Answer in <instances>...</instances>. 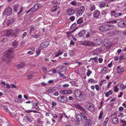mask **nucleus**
Here are the masks:
<instances>
[{
    "label": "nucleus",
    "instance_id": "22",
    "mask_svg": "<svg viewBox=\"0 0 126 126\" xmlns=\"http://www.w3.org/2000/svg\"><path fill=\"white\" fill-rule=\"evenodd\" d=\"M58 9H59V7H57V6H54L51 9V12H53L54 11H57Z\"/></svg>",
    "mask_w": 126,
    "mask_h": 126
},
{
    "label": "nucleus",
    "instance_id": "38",
    "mask_svg": "<svg viewBox=\"0 0 126 126\" xmlns=\"http://www.w3.org/2000/svg\"><path fill=\"white\" fill-rule=\"evenodd\" d=\"M58 73L59 74H60V77L62 78H65L66 77L65 76L63 75V74H61V73L60 72H58Z\"/></svg>",
    "mask_w": 126,
    "mask_h": 126
},
{
    "label": "nucleus",
    "instance_id": "15",
    "mask_svg": "<svg viewBox=\"0 0 126 126\" xmlns=\"http://www.w3.org/2000/svg\"><path fill=\"white\" fill-rule=\"evenodd\" d=\"M84 44L86 46H94V44L91 41H86L84 42Z\"/></svg>",
    "mask_w": 126,
    "mask_h": 126
},
{
    "label": "nucleus",
    "instance_id": "29",
    "mask_svg": "<svg viewBox=\"0 0 126 126\" xmlns=\"http://www.w3.org/2000/svg\"><path fill=\"white\" fill-rule=\"evenodd\" d=\"M83 21L82 17L80 18L77 21V23L78 24H81L83 22Z\"/></svg>",
    "mask_w": 126,
    "mask_h": 126
},
{
    "label": "nucleus",
    "instance_id": "52",
    "mask_svg": "<svg viewBox=\"0 0 126 126\" xmlns=\"http://www.w3.org/2000/svg\"><path fill=\"white\" fill-rule=\"evenodd\" d=\"M40 53V50H37L36 51V55H37V56H38L39 54Z\"/></svg>",
    "mask_w": 126,
    "mask_h": 126
},
{
    "label": "nucleus",
    "instance_id": "16",
    "mask_svg": "<svg viewBox=\"0 0 126 126\" xmlns=\"http://www.w3.org/2000/svg\"><path fill=\"white\" fill-rule=\"evenodd\" d=\"M95 44L96 45H100L102 43V40L101 39L98 38L94 40Z\"/></svg>",
    "mask_w": 126,
    "mask_h": 126
},
{
    "label": "nucleus",
    "instance_id": "10",
    "mask_svg": "<svg viewBox=\"0 0 126 126\" xmlns=\"http://www.w3.org/2000/svg\"><path fill=\"white\" fill-rule=\"evenodd\" d=\"M56 89L54 87H52L47 89L46 92L47 93L50 94L52 93L56 90Z\"/></svg>",
    "mask_w": 126,
    "mask_h": 126
},
{
    "label": "nucleus",
    "instance_id": "4",
    "mask_svg": "<svg viewBox=\"0 0 126 126\" xmlns=\"http://www.w3.org/2000/svg\"><path fill=\"white\" fill-rule=\"evenodd\" d=\"M58 101L64 103L66 102L68 100L66 97L64 96H60L57 98Z\"/></svg>",
    "mask_w": 126,
    "mask_h": 126
},
{
    "label": "nucleus",
    "instance_id": "58",
    "mask_svg": "<svg viewBox=\"0 0 126 126\" xmlns=\"http://www.w3.org/2000/svg\"><path fill=\"white\" fill-rule=\"evenodd\" d=\"M18 121L21 124V123H23L24 121V119H19Z\"/></svg>",
    "mask_w": 126,
    "mask_h": 126
},
{
    "label": "nucleus",
    "instance_id": "5",
    "mask_svg": "<svg viewBox=\"0 0 126 126\" xmlns=\"http://www.w3.org/2000/svg\"><path fill=\"white\" fill-rule=\"evenodd\" d=\"M75 117L77 119L76 121V124L78 125H80V122L82 120L81 116L79 114H76Z\"/></svg>",
    "mask_w": 126,
    "mask_h": 126
},
{
    "label": "nucleus",
    "instance_id": "13",
    "mask_svg": "<svg viewBox=\"0 0 126 126\" xmlns=\"http://www.w3.org/2000/svg\"><path fill=\"white\" fill-rule=\"evenodd\" d=\"M49 41H47L45 42L42 43V44L40 45L39 47L44 48V47H47L49 45Z\"/></svg>",
    "mask_w": 126,
    "mask_h": 126
},
{
    "label": "nucleus",
    "instance_id": "17",
    "mask_svg": "<svg viewBox=\"0 0 126 126\" xmlns=\"http://www.w3.org/2000/svg\"><path fill=\"white\" fill-rule=\"evenodd\" d=\"M92 122L91 120H88L85 122V126H91Z\"/></svg>",
    "mask_w": 126,
    "mask_h": 126
},
{
    "label": "nucleus",
    "instance_id": "9",
    "mask_svg": "<svg viewBox=\"0 0 126 126\" xmlns=\"http://www.w3.org/2000/svg\"><path fill=\"white\" fill-rule=\"evenodd\" d=\"M118 25L119 27L124 28L126 27V21H122L118 23Z\"/></svg>",
    "mask_w": 126,
    "mask_h": 126
},
{
    "label": "nucleus",
    "instance_id": "3",
    "mask_svg": "<svg viewBox=\"0 0 126 126\" xmlns=\"http://www.w3.org/2000/svg\"><path fill=\"white\" fill-rule=\"evenodd\" d=\"M113 26L111 24H106L100 26L99 28V30L103 32L113 29Z\"/></svg>",
    "mask_w": 126,
    "mask_h": 126
},
{
    "label": "nucleus",
    "instance_id": "59",
    "mask_svg": "<svg viewBox=\"0 0 126 126\" xmlns=\"http://www.w3.org/2000/svg\"><path fill=\"white\" fill-rule=\"evenodd\" d=\"M41 84L43 86H46L47 84L44 82H42L41 83Z\"/></svg>",
    "mask_w": 126,
    "mask_h": 126
},
{
    "label": "nucleus",
    "instance_id": "35",
    "mask_svg": "<svg viewBox=\"0 0 126 126\" xmlns=\"http://www.w3.org/2000/svg\"><path fill=\"white\" fill-rule=\"evenodd\" d=\"M92 71H90L89 69H88L87 70V73L86 74L87 76H89L90 74L92 73Z\"/></svg>",
    "mask_w": 126,
    "mask_h": 126
},
{
    "label": "nucleus",
    "instance_id": "12",
    "mask_svg": "<svg viewBox=\"0 0 126 126\" xmlns=\"http://www.w3.org/2000/svg\"><path fill=\"white\" fill-rule=\"evenodd\" d=\"M84 7L83 6H81L78 11L79 15V16L81 15L84 12Z\"/></svg>",
    "mask_w": 126,
    "mask_h": 126
},
{
    "label": "nucleus",
    "instance_id": "26",
    "mask_svg": "<svg viewBox=\"0 0 126 126\" xmlns=\"http://www.w3.org/2000/svg\"><path fill=\"white\" fill-rule=\"evenodd\" d=\"M13 45L15 47H16L18 45V41L15 40L13 42Z\"/></svg>",
    "mask_w": 126,
    "mask_h": 126
},
{
    "label": "nucleus",
    "instance_id": "57",
    "mask_svg": "<svg viewBox=\"0 0 126 126\" xmlns=\"http://www.w3.org/2000/svg\"><path fill=\"white\" fill-rule=\"evenodd\" d=\"M95 88L97 91H98L99 90V89L98 85H95Z\"/></svg>",
    "mask_w": 126,
    "mask_h": 126
},
{
    "label": "nucleus",
    "instance_id": "62",
    "mask_svg": "<svg viewBox=\"0 0 126 126\" xmlns=\"http://www.w3.org/2000/svg\"><path fill=\"white\" fill-rule=\"evenodd\" d=\"M111 84L112 83L111 82H110L109 83L107 86V88H109L111 86Z\"/></svg>",
    "mask_w": 126,
    "mask_h": 126
},
{
    "label": "nucleus",
    "instance_id": "23",
    "mask_svg": "<svg viewBox=\"0 0 126 126\" xmlns=\"http://www.w3.org/2000/svg\"><path fill=\"white\" fill-rule=\"evenodd\" d=\"M112 121L113 124H117L118 122V119L116 117L112 119Z\"/></svg>",
    "mask_w": 126,
    "mask_h": 126
},
{
    "label": "nucleus",
    "instance_id": "28",
    "mask_svg": "<svg viewBox=\"0 0 126 126\" xmlns=\"http://www.w3.org/2000/svg\"><path fill=\"white\" fill-rule=\"evenodd\" d=\"M19 4L15 5L14 6V11L17 12V9H18Z\"/></svg>",
    "mask_w": 126,
    "mask_h": 126
},
{
    "label": "nucleus",
    "instance_id": "43",
    "mask_svg": "<svg viewBox=\"0 0 126 126\" xmlns=\"http://www.w3.org/2000/svg\"><path fill=\"white\" fill-rule=\"evenodd\" d=\"M75 17L73 16H71L70 18V20L71 21H73L75 19Z\"/></svg>",
    "mask_w": 126,
    "mask_h": 126
},
{
    "label": "nucleus",
    "instance_id": "27",
    "mask_svg": "<svg viewBox=\"0 0 126 126\" xmlns=\"http://www.w3.org/2000/svg\"><path fill=\"white\" fill-rule=\"evenodd\" d=\"M113 93V92L111 90H110L109 91L107 92L105 94V96L107 97H108L109 95Z\"/></svg>",
    "mask_w": 126,
    "mask_h": 126
},
{
    "label": "nucleus",
    "instance_id": "6",
    "mask_svg": "<svg viewBox=\"0 0 126 126\" xmlns=\"http://www.w3.org/2000/svg\"><path fill=\"white\" fill-rule=\"evenodd\" d=\"M12 13V9L10 7H8L7 8H6L3 12L4 14H7V15L8 16L11 15Z\"/></svg>",
    "mask_w": 126,
    "mask_h": 126
},
{
    "label": "nucleus",
    "instance_id": "63",
    "mask_svg": "<svg viewBox=\"0 0 126 126\" xmlns=\"http://www.w3.org/2000/svg\"><path fill=\"white\" fill-rule=\"evenodd\" d=\"M59 94V93L58 92H56L54 93V95L55 96H57Z\"/></svg>",
    "mask_w": 126,
    "mask_h": 126
},
{
    "label": "nucleus",
    "instance_id": "44",
    "mask_svg": "<svg viewBox=\"0 0 126 126\" xmlns=\"http://www.w3.org/2000/svg\"><path fill=\"white\" fill-rule=\"evenodd\" d=\"M10 85L12 89H13L14 88H17V87L16 86L13 84H11Z\"/></svg>",
    "mask_w": 126,
    "mask_h": 126
},
{
    "label": "nucleus",
    "instance_id": "32",
    "mask_svg": "<svg viewBox=\"0 0 126 126\" xmlns=\"http://www.w3.org/2000/svg\"><path fill=\"white\" fill-rule=\"evenodd\" d=\"M25 118L29 122H31L32 121V119L31 118L29 117V116H27L26 115L25 116Z\"/></svg>",
    "mask_w": 126,
    "mask_h": 126
},
{
    "label": "nucleus",
    "instance_id": "51",
    "mask_svg": "<svg viewBox=\"0 0 126 126\" xmlns=\"http://www.w3.org/2000/svg\"><path fill=\"white\" fill-rule=\"evenodd\" d=\"M121 122L122 123L124 124L123 125H126V121L121 120Z\"/></svg>",
    "mask_w": 126,
    "mask_h": 126
},
{
    "label": "nucleus",
    "instance_id": "20",
    "mask_svg": "<svg viewBox=\"0 0 126 126\" xmlns=\"http://www.w3.org/2000/svg\"><path fill=\"white\" fill-rule=\"evenodd\" d=\"M85 33V31L84 30H82L80 31L78 33V36L80 37H82L83 36Z\"/></svg>",
    "mask_w": 126,
    "mask_h": 126
},
{
    "label": "nucleus",
    "instance_id": "14",
    "mask_svg": "<svg viewBox=\"0 0 126 126\" xmlns=\"http://www.w3.org/2000/svg\"><path fill=\"white\" fill-rule=\"evenodd\" d=\"M39 7V5L38 4H35L31 9L32 12H33L36 11L38 9Z\"/></svg>",
    "mask_w": 126,
    "mask_h": 126
},
{
    "label": "nucleus",
    "instance_id": "33",
    "mask_svg": "<svg viewBox=\"0 0 126 126\" xmlns=\"http://www.w3.org/2000/svg\"><path fill=\"white\" fill-rule=\"evenodd\" d=\"M125 59V58L124 56L122 55L121 56L119 57V60H120V62L121 63L122 62V61H121V60H124Z\"/></svg>",
    "mask_w": 126,
    "mask_h": 126
},
{
    "label": "nucleus",
    "instance_id": "64",
    "mask_svg": "<svg viewBox=\"0 0 126 126\" xmlns=\"http://www.w3.org/2000/svg\"><path fill=\"white\" fill-rule=\"evenodd\" d=\"M124 108L122 107H120L119 108V110L120 111H121L123 110H124Z\"/></svg>",
    "mask_w": 126,
    "mask_h": 126
},
{
    "label": "nucleus",
    "instance_id": "21",
    "mask_svg": "<svg viewBox=\"0 0 126 126\" xmlns=\"http://www.w3.org/2000/svg\"><path fill=\"white\" fill-rule=\"evenodd\" d=\"M25 66V64L24 63H21L20 64H18L17 66V67L18 69L23 68Z\"/></svg>",
    "mask_w": 126,
    "mask_h": 126
},
{
    "label": "nucleus",
    "instance_id": "2",
    "mask_svg": "<svg viewBox=\"0 0 126 126\" xmlns=\"http://www.w3.org/2000/svg\"><path fill=\"white\" fill-rule=\"evenodd\" d=\"M82 94V92L79 90H77L75 91V96L78 101H82L84 100V98L83 97Z\"/></svg>",
    "mask_w": 126,
    "mask_h": 126
},
{
    "label": "nucleus",
    "instance_id": "18",
    "mask_svg": "<svg viewBox=\"0 0 126 126\" xmlns=\"http://www.w3.org/2000/svg\"><path fill=\"white\" fill-rule=\"evenodd\" d=\"M99 14L100 12L99 11L95 10L94 12L93 16L94 17L97 18L99 17Z\"/></svg>",
    "mask_w": 126,
    "mask_h": 126
},
{
    "label": "nucleus",
    "instance_id": "34",
    "mask_svg": "<svg viewBox=\"0 0 126 126\" xmlns=\"http://www.w3.org/2000/svg\"><path fill=\"white\" fill-rule=\"evenodd\" d=\"M126 88L125 85L123 84H121L120 86V88L122 90H123Z\"/></svg>",
    "mask_w": 126,
    "mask_h": 126
},
{
    "label": "nucleus",
    "instance_id": "11",
    "mask_svg": "<svg viewBox=\"0 0 126 126\" xmlns=\"http://www.w3.org/2000/svg\"><path fill=\"white\" fill-rule=\"evenodd\" d=\"M67 15L69 16H70L73 15L75 13V11L73 9H68L67 10Z\"/></svg>",
    "mask_w": 126,
    "mask_h": 126
},
{
    "label": "nucleus",
    "instance_id": "19",
    "mask_svg": "<svg viewBox=\"0 0 126 126\" xmlns=\"http://www.w3.org/2000/svg\"><path fill=\"white\" fill-rule=\"evenodd\" d=\"M5 33L4 36H9L10 35H12L13 34L9 31H4Z\"/></svg>",
    "mask_w": 126,
    "mask_h": 126
},
{
    "label": "nucleus",
    "instance_id": "60",
    "mask_svg": "<svg viewBox=\"0 0 126 126\" xmlns=\"http://www.w3.org/2000/svg\"><path fill=\"white\" fill-rule=\"evenodd\" d=\"M71 83L73 85H75L76 84V82L74 81H71Z\"/></svg>",
    "mask_w": 126,
    "mask_h": 126
},
{
    "label": "nucleus",
    "instance_id": "24",
    "mask_svg": "<svg viewBox=\"0 0 126 126\" xmlns=\"http://www.w3.org/2000/svg\"><path fill=\"white\" fill-rule=\"evenodd\" d=\"M14 22V20L13 19H11L7 21V26H8L9 25L12 24Z\"/></svg>",
    "mask_w": 126,
    "mask_h": 126
},
{
    "label": "nucleus",
    "instance_id": "54",
    "mask_svg": "<svg viewBox=\"0 0 126 126\" xmlns=\"http://www.w3.org/2000/svg\"><path fill=\"white\" fill-rule=\"evenodd\" d=\"M52 108H53V106H55L57 104L56 103H54V102H52Z\"/></svg>",
    "mask_w": 126,
    "mask_h": 126
},
{
    "label": "nucleus",
    "instance_id": "55",
    "mask_svg": "<svg viewBox=\"0 0 126 126\" xmlns=\"http://www.w3.org/2000/svg\"><path fill=\"white\" fill-rule=\"evenodd\" d=\"M71 4L73 5H76V2L74 1H72L71 3Z\"/></svg>",
    "mask_w": 126,
    "mask_h": 126
},
{
    "label": "nucleus",
    "instance_id": "7",
    "mask_svg": "<svg viewBox=\"0 0 126 126\" xmlns=\"http://www.w3.org/2000/svg\"><path fill=\"white\" fill-rule=\"evenodd\" d=\"M87 104L86 105V107L87 109L89 110L92 112L94 111L95 109L93 106H92L89 103L87 102Z\"/></svg>",
    "mask_w": 126,
    "mask_h": 126
},
{
    "label": "nucleus",
    "instance_id": "39",
    "mask_svg": "<svg viewBox=\"0 0 126 126\" xmlns=\"http://www.w3.org/2000/svg\"><path fill=\"white\" fill-rule=\"evenodd\" d=\"M105 5V4L104 3H102L100 4V5H99V7H103Z\"/></svg>",
    "mask_w": 126,
    "mask_h": 126
},
{
    "label": "nucleus",
    "instance_id": "48",
    "mask_svg": "<svg viewBox=\"0 0 126 126\" xmlns=\"http://www.w3.org/2000/svg\"><path fill=\"white\" fill-rule=\"evenodd\" d=\"M6 87L8 89H10L11 88L9 84L8 83H6Z\"/></svg>",
    "mask_w": 126,
    "mask_h": 126
},
{
    "label": "nucleus",
    "instance_id": "37",
    "mask_svg": "<svg viewBox=\"0 0 126 126\" xmlns=\"http://www.w3.org/2000/svg\"><path fill=\"white\" fill-rule=\"evenodd\" d=\"M119 90L117 86H116L114 88V91L115 92H117Z\"/></svg>",
    "mask_w": 126,
    "mask_h": 126
},
{
    "label": "nucleus",
    "instance_id": "30",
    "mask_svg": "<svg viewBox=\"0 0 126 126\" xmlns=\"http://www.w3.org/2000/svg\"><path fill=\"white\" fill-rule=\"evenodd\" d=\"M81 114V116L82 117V118H83V119L85 121L86 120H90L89 119H87V117L83 113H82Z\"/></svg>",
    "mask_w": 126,
    "mask_h": 126
},
{
    "label": "nucleus",
    "instance_id": "31",
    "mask_svg": "<svg viewBox=\"0 0 126 126\" xmlns=\"http://www.w3.org/2000/svg\"><path fill=\"white\" fill-rule=\"evenodd\" d=\"M124 71V69L123 68H121L119 69H117V72L118 73L121 74Z\"/></svg>",
    "mask_w": 126,
    "mask_h": 126
},
{
    "label": "nucleus",
    "instance_id": "25",
    "mask_svg": "<svg viewBox=\"0 0 126 126\" xmlns=\"http://www.w3.org/2000/svg\"><path fill=\"white\" fill-rule=\"evenodd\" d=\"M76 107L77 108L79 109L80 110L82 111L85 112V110L82 108L81 106H80L79 104L77 105L76 106Z\"/></svg>",
    "mask_w": 126,
    "mask_h": 126
},
{
    "label": "nucleus",
    "instance_id": "36",
    "mask_svg": "<svg viewBox=\"0 0 126 126\" xmlns=\"http://www.w3.org/2000/svg\"><path fill=\"white\" fill-rule=\"evenodd\" d=\"M36 27H33L32 25V26L31 27V29L30 30V33H31V32L32 30H36Z\"/></svg>",
    "mask_w": 126,
    "mask_h": 126
},
{
    "label": "nucleus",
    "instance_id": "40",
    "mask_svg": "<svg viewBox=\"0 0 126 126\" xmlns=\"http://www.w3.org/2000/svg\"><path fill=\"white\" fill-rule=\"evenodd\" d=\"M27 76H28V79H30L32 77L33 75L32 74H31L30 75H28Z\"/></svg>",
    "mask_w": 126,
    "mask_h": 126
},
{
    "label": "nucleus",
    "instance_id": "56",
    "mask_svg": "<svg viewBox=\"0 0 126 126\" xmlns=\"http://www.w3.org/2000/svg\"><path fill=\"white\" fill-rule=\"evenodd\" d=\"M98 60L99 62L100 63H101L103 61V59L102 58H99Z\"/></svg>",
    "mask_w": 126,
    "mask_h": 126
},
{
    "label": "nucleus",
    "instance_id": "42",
    "mask_svg": "<svg viewBox=\"0 0 126 126\" xmlns=\"http://www.w3.org/2000/svg\"><path fill=\"white\" fill-rule=\"evenodd\" d=\"M76 26V23H74L70 27V28L71 29H72L73 28L75 27Z\"/></svg>",
    "mask_w": 126,
    "mask_h": 126
},
{
    "label": "nucleus",
    "instance_id": "50",
    "mask_svg": "<svg viewBox=\"0 0 126 126\" xmlns=\"http://www.w3.org/2000/svg\"><path fill=\"white\" fill-rule=\"evenodd\" d=\"M107 12H105V11H103L102 12V14L103 15L105 16L107 14Z\"/></svg>",
    "mask_w": 126,
    "mask_h": 126
},
{
    "label": "nucleus",
    "instance_id": "41",
    "mask_svg": "<svg viewBox=\"0 0 126 126\" xmlns=\"http://www.w3.org/2000/svg\"><path fill=\"white\" fill-rule=\"evenodd\" d=\"M34 108L35 109L37 110H40L39 109V108L38 106L37 105V103H36L35 105L34 106Z\"/></svg>",
    "mask_w": 126,
    "mask_h": 126
},
{
    "label": "nucleus",
    "instance_id": "47",
    "mask_svg": "<svg viewBox=\"0 0 126 126\" xmlns=\"http://www.w3.org/2000/svg\"><path fill=\"white\" fill-rule=\"evenodd\" d=\"M63 69H64V71L66 70H67V68L66 67H65L64 66H63L62 68H61L60 69V70H62Z\"/></svg>",
    "mask_w": 126,
    "mask_h": 126
},
{
    "label": "nucleus",
    "instance_id": "45",
    "mask_svg": "<svg viewBox=\"0 0 126 126\" xmlns=\"http://www.w3.org/2000/svg\"><path fill=\"white\" fill-rule=\"evenodd\" d=\"M69 85L68 84H64L63 85V88H67L68 87Z\"/></svg>",
    "mask_w": 126,
    "mask_h": 126
},
{
    "label": "nucleus",
    "instance_id": "53",
    "mask_svg": "<svg viewBox=\"0 0 126 126\" xmlns=\"http://www.w3.org/2000/svg\"><path fill=\"white\" fill-rule=\"evenodd\" d=\"M60 93L63 95L65 94V90H61L60 91Z\"/></svg>",
    "mask_w": 126,
    "mask_h": 126
},
{
    "label": "nucleus",
    "instance_id": "1",
    "mask_svg": "<svg viewBox=\"0 0 126 126\" xmlns=\"http://www.w3.org/2000/svg\"><path fill=\"white\" fill-rule=\"evenodd\" d=\"M13 48H12L7 50V51L5 52V54L6 55L5 56H3V61L8 62L13 58L14 55L13 51Z\"/></svg>",
    "mask_w": 126,
    "mask_h": 126
},
{
    "label": "nucleus",
    "instance_id": "46",
    "mask_svg": "<svg viewBox=\"0 0 126 126\" xmlns=\"http://www.w3.org/2000/svg\"><path fill=\"white\" fill-rule=\"evenodd\" d=\"M88 81L89 82H92L93 83H94V80L90 78L89 79Z\"/></svg>",
    "mask_w": 126,
    "mask_h": 126
},
{
    "label": "nucleus",
    "instance_id": "61",
    "mask_svg": "<svg viewBox=\"0 0 126 126\" xmlns=\"http://www.w3.org/2000/svg\"><path fill=\"white\" fill-rule=\"evenodd\" d=\"M118 116L119 117H122L123 116V114L122 113H120L118 115Z\"/></svg>",
    "mask_w": 126,
    "mask_h": 126
},
{
    "label": "nucleus",
    "instance_id": "49",
    "mask_svg": "<svg viewBox=\"0 0 126 126\" xmlns=\"http://www.w3.org/2000/svg\"><path fill=\"white\" fill-rule=\"evenodd\" d=\"M3 108L4 109L6 110L7 112H8L9 111V110L8 109V107L5 106H4Z\"/></svg>",
    "mask_w": 126,
    "mask_h": 126
},
{
    "label": "nucleus",
    "instance_id": "8",
    "mask_svg": "<svg viewBox=\"0 0 126 126\" xmlns=\"http://www.w3.org/2000/svg\"><path fill=\"white\" fill-rule=\"evenodd\" d=\"M104 46L108 48H110L111 47L110 42L108 39H105L104 41Z\"/></svg>",
    "mask_w": 126,
    "mask_h": 126
}]
</instances>
